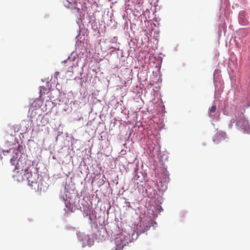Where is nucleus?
I'll list each match as a JSON object with an SVG mask.
<instances>
[{
	"label": "nucleus",
	"instance_id": "f257e3e1",
	"mask_svg": "<svg viewBox=\"0 0 250 250\" xmlns=\"http://www.w3.org/2000/svg\"><path fill=\"white\" fill-rule=\"evenodd\" d=\"M11 162L12 165H15V170L20 169L21 171L29 172V170L31 166V162L27 158H21L17 161L16 159L11 158Z\"/></svg>",
	"mask_w": 250,
	"mask_h": 250
},
{
	"label": "nucleus",
	"instance_id": "f03ea898",
	"mask_svg": "<svg viewBox=\"0 0 250 250\" xmlns=\"http://www.w3.org/2000/svg\"><path fill=\"white\" fill-rule=\"evenodd\" d=\"M15 174L13 175V177L15 180L21 182L25 180L26 178H29V176L31 175L30 172H25L21 171L20 169L15 170V168L13 170Z\"/></svg>",
	"mask_w": 250,
	"mask_h": 250
},
{
	"label": "nucleus",
	"instance_id": "7ed1b4c3",
	"mask_svg": "<svg viewBox=\"0 0 250 250\" xmlns=\"http://www.w3.org/2000/svg\"><path fill=\"white\" fill-rule=\"evenodd\" d=\"M116 244V250H122L124 246H126L127 242L125 240V237L123 234L119 235L115 239Z\"/></svg>",
	"mask_w": 250,
	"mask_h": 250
},
{
	"label": "nucleus",
	"instance_id": "20e7f679",
	"mask_svg": "<svg viewBox=\"0 0 250 250\" xmlns=\"http://www.w3.org/2000/svg\"><path fill=\"white\" fill-rule=\"evenodd\" d=\"M227 138L226 133L222 131H217L213 138V141L215 143L218 144L220 141Z\"/></svg>",
	"mask_w": 250,
	"mask_h": 250
},
{
	"label": "nucleus",
	"instance_id": "39448f33",
	"mask_svg": "<svg viewBox=\"0 0 250 250\" xmlns=\"http://www.w3.org/2000/svg\"><path fill=\"white\" fill-rule=\"evenodd\" d=\"M237 125L239 126L242 129L247 130V133H249L250 127L249 126V123L246 119H243L237 122Z\"/></svg>",
	"mask_w": 250,
	"mask_h": 250
},
{
	"label": "nucleus",
	"instance_id": "423d86ee",
	"mask_svg": "<svg viewBox=\"0 0 250 250\" xmlns=\"http://www.w3.org/2000/svg\"><path fill=\"white\" fill-rule=\"evenodd\" d=\"M25 180L28 182L29 186L32 187L37 184V179L32 177V175L29 176V178H26Z\"/></svg>",
	"mask_w": 250,
	"mask_h": 250
},
{
	"label": "nucleus",
	"instance_id": "0eeeda50",
	"mask_svg": "<svg viewBox=\"0 0 250 250\" xmlns=\"http://www.w3.org/2000/svg\"><path fill=\"white\" fill-rule=\"evenodd\" d=\"M216 109V105H212L209 109V116L210 117H213L214 116V113L215 112Z\"/></svg>",
	"mask_w": 250,
	"mask_h": 250
},
{
	"label": "nucleus",
	"instance_id": "6e6552de",
	"mask_svg": "<svg viewBox=\"0 0 250 250\" xmlns=\"http://www.w3.org/2000/svg\"><path fill=\"white\" fill-rule=\"evenodd\" d=\"M66 207L68 208V209L69 210H70V211L71 212H73V206L72 205H71V204L69 203L68 204H67V203H66Z\"/></svg>",
	"mask_w": 250,
	"mask_h": 250
},
{
	"label": "nucleus",
	"instance_id": "1a4fd4ad",
	"mask_svg": "<svg viewBox=\"0 0 250 250\" xmlns=\"http://www.w3.org/2000/svg\"><path fill=\"white\" fill-rule=\"evenodd\" d=\"M64 62L65 63H68L69 64H70L71 68H72L73 67V65H72L73 63L71 60H65L64 61Z\"/></svg>",
	"mask_w": 250,
	"mask_h": 250
},
{
	"label": "nucleus",
	"instance_id": "9d476101",
	"mask_svg": "<svg viewBox=\"0 0 250 250\" xmlns=\"http://www.w3.org/2000/svg\"><path fill=\"white\" fill-rule=\"evenodd\" d=\"M13 151H14L13 148H11L9 150H7L6 151L3 150V152H10L11 151H13Z\"/></svg>",
	"mask_w": 250,
	"mask_h": 250
},
{
	"label": "nucleus",
	"instance_id": "9b49d317",
	"mask_svg": "<svg viewBox=\"0 0 250 250\" xmlns=\"http://www.w3.org/2000/svg\"><path fill=\"white\" fill-rule=\"evenodd\" d=\"M2 159V156H1V154H0V160Z\"/></svg>",
	"mask_w": 250,
	"mask_h": 250
}]
</instances>
